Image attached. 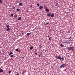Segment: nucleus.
Segmentation results:
<instances>
[{"label": "nucleus", "instance_id": "obj_1", "mask_svg": "<svg viewBox=\"0 0 75 75\" xmlns=\"http://www.w3.org/2000/svg\"><path fill=\"white\" fill-rule=\"evenodd\" d=\"M74 48H75L74 47H68L67 50H68L69 51V50H72V52H74V50H75Z\"/></svg>", "mask_w": 75, "mask_h": 75}, {"label": "nucleus", "instance_id": "obj_2", "mask_svg": "<svg viewBox=\"0 0 75 75\" xmlns=\"http://www.w3.org/2000/svg\"><path fill=\"white\" fill-rule=\"evenodd\" d=\"M66 66V64H63L62 65H61L60 67V68H64Z\"/></svg>", "mask_w": 75, "mask_h": 75}, {"label": "nucleus", "instance_id": "obj_3", "mask_svg": "<svg viewBox=\"0 0 75 75\" xmlns=\"http://www.w3.org/2000/svg\"><path fill=\"white\" fill-rule=\"evenodd\" d=\"M58 59H60V60H61V59L62 60H64V57H62L61 58V57L59 56L58 57Z\"/></svg>", "mask_w": 75, "mask_h": 75}, {"label": "nucleus", "instance_id": "obj_4", "mask_svg": "<svg viewBox=\"0 0 75 75\" xmlns=\"http://www.w3.org/2000/svg\"><path fill=\"white\" fill-rule=\"evenodd\" d=\"M49 9H48V8H46L45 9V11H47V12H49Z\"/></svg>", "mask_w": 75, "mask_h": 75}, {"label": "nucleus", "instance_id": "obj_5", "mask_svg": "<svg viewBox=\"0 0 75 75\" xmlns=\"http://www.w3.org/2000/svg\"><path fill=\"white\" fill-rule=\"evenodd\" d=\"M3 69H1V68L0 67V73H1V72H3Z\"/></svg>", "mask_w": 75, "mask_h": 75}, {"label": "nucleus", "instance_id": "obj_6", "mask_svg": "<svg viewBox=\"0 0 75 75\" xmlns=\"http://www.w3.org/2000/svg\"><path fill=\"white\" fill-rule=\"evenodd\" d=\"M47 17H50V16H51V14L50 13H48L47 14Z\"/></svg>", "mask_w": 75, "mask_h": 75}, {"label": "nucleus", "instance_id": "obj_7", "mask_svg": "<svg viewBox=\"0 0 75 75\" xmlns=\"http://www.w3.org/2000/svg\"><path fill=\"white\" fill-rule=\"evenodd\" d=\"M10 30V28H7L6 29V31H8L9 30Z\"/></svg>", "mask_w": 75, "mask_h": 75}, {"label": "nucleus", "instance_id": "obj_8", "mask_svg": "<svg viewBox=\"0 0 75 75\" xmlns=\"http://www.w3.org/2000/svg\"><path fill=\"white\" fill-rule=\"evenodd\" d=\"M65 42H66L67 43H69L70 42H69V40L65 41Z\"/></svg>", "mask_w": 75, "mask_h": 75}, {"label": "nucleus", "instance_id": "obj_9", "mask_svg": "<svg viewBox=\"0 0 75 75\" xmlns=\"http://www.w3.org/2000/svg\"><path fill=\"white\" fill-rule=\"evenodd\" d=\"M31 34V33H28L26 35H30V34Z\"/></svg>", "mask_w": 75, "mask_h": 75}, {"label": "nucleus", "instance_id": "obj_10", "mask_svg": "<svg viewBox=\"0 0 75 75\" xmlns=\"http://www.w3.org/2000/svg\"><path fill=\"white\" fill-rule=\"evenodd\" d=\"M60 46H61V47H64V45H63L62 44H60Z\"/></svg>", "mask_w": 75, "mask_h": 75}, {"label": "nucleus", "instance_id": "obj_11", "mask_svg": "<svg viewBox=\"0 0 75 75\" xmlns=\"http://www.w3.org/2000/svg\"><path fill=\"white\" fill-rule=\"evenodd\" d=\"M43 7L42 6H40L39 7V9H40V10H41V9H42V8Z\"/></svg>", "mask_w": 75, "mask_h": 75}, {"label": "nucleus", "instance_id": "obj_12", "mask_svg": "<svg viewBox=\"0 0 75 75\" xmlns=\"http://www.w3.org/2000/svg\"><path fill=\"white\" fill-rule=\"evenodd\" d=\"M22 4H23V3L21 2L20 3H19V6H21L22 5Z\"/></svg>", "mask_w": 75, "mask_h": 75}, {"label": "nucleus", "instance_id": "obj_13", "mask_svg": "<svg viewBox=\"0 0 75 75\" xmlns=\"http://www.w3.org/2000/svg\"><path fill=\"white\" fill-rule=\"evenodd\" d=\"M50 17H54V14H52L50 15Z\"/></svg>", "mask_w": 75, "mask_h": 75}, {"label": "nucleus", "instance_id": "obj_14", "mask_svg": "<svg viewBox=\"0 0 75 75\" xmlns=\"http://www.w3.org/2000/svg\"><path fill=\"white\" fill-rule=\"evenodd\" d=\"M21 19V17H20L18 18V20H20Z\"/></svg>", "mask_w": 75, "mask_h": 75}, {"label": "nucleus", "instance_id": "obj_15", "mask_svg": "<svg viewBox=\"0 0 75 75\" xmlns=\"http://www.w3.org/2000/svg\"><path fill=\"white\" fill-rule=\"evenodd\" d=\"M13 52H11L9 54V55H12V54H13Z\"/></svg>", "mask_w": 75, "mask_h": 75}, {"label": "nucleus", "instance_id": "obj_16", "mask_svg": "<svg viewBox=\"0 0 75 75\" xmlns=\"http://www.w3.org/2000/svg\"><path fill=\"white\" fill-rule=\"evenodd\" d=\"M71 38H71V37L68 38V39H69V41H71V40H71Z\"/></svg>", "mask_w": 75, "mask_h": 75}, {"label": "nucleus", "instance_id": "obj_17", "mask_svg": "<svg viewBox=\"0 0 75 75\" xmlns=\"http://www.w3.org/2000/svg\"><path fill=\"white\" fill-rule=\"evenodd\" d=\"M15 51H17V52H18V51H19V50L18 49H16L15 50Z\"/></svg>", "mask_w": 75, "mask_h": 75}, {"label": "nucleus", "instance_id": "obj_18", "mask_svg": "<svg viewBox=\"0 0 75 75\" xmlns=\"http://www.w3.org/2000/svg\"><path fill=\"white\" fill-rule=\"evenodd\" d=\"M2 3H3V1H2L1 0H0V4Z\"/></svg>", "mask_w": 75, "mask_h": 75}, {"label": "nucleus", "instance_id": "obj_19", "mask_svg": "<svg viewBox=\"0 0 75 75\" xmlns=\"http://www.w3.org/2000/svg\"><path fill=\"white\" fill-rule=\"evenodd\" d=\"M33 48V47L32 46H31L30 48V50H32Z\"/></svg>", "mask_w": 75, "mask_h": 75}, {"label": "nucleus", "instance_id": "obj_20", "mask_svg": "<svg viewBox=\"0 0 75 75\" xmlns=\"http://www.w3.org/2000/svg\"><path fill=\"white\" fill-rule=\"evenodd\" d=\"M6 27L7 28H9V25H7V26H6Z\"/></svg>", "mask_w": 75, "mask_h": 75}, {"label": "nucleus", "instance_id": "obj_21", "mask_svg": "<svg viewBox=\"0 0 75 75\" xmlns=\"http://www.w3.org/2000/svg\"><path fill=\"white\" fill-rule=\"evenodd\" d=\"M16 11H20V9H19L18 8V9H16Z\"/></svg>", "mask_w": 75, "mask_h": 75}, {"label": "nucleus", "instance_id": "obj_22", "mask_svg": "<svg viewBox=\"0 0 75 75\" xmlns=\"http://www.w3.org/2000/svg\"><path fill=\"white\" fill-rule=\"evenodd\" d=\"M13 16H14V14H11V17H13Z\"/></svg>", "mask_w": 75, "mask_h": 75}, {"label": "nucleus", "instance_id": "obj_23", "mask_svg": "<svg viewBox=\"0 0 75 75\" xmlns=\"http://www.w3.org/2000/svg\"><path fill=\"white\" fill-rule=\"evenodd\" d=\"M51 39H52V37H51L49 38V40L50 41V40H51Z\"/></svg>", "mask_w": 75, "mask_h": 75}, {"label": "nucleus", "instance_id": "obj_24", "mask_svg": "<svg viewBox=\"0 0 75 75\" xmlns=\"http://www.w3.org/2000/svg\"><path fill=\"white\" fill-rule=\"evenodd\" d=\"M37 6H40V3H38L37 4Z\"/></svg>", "mask_w": 75, "mask_h": 75}, {"label": "nucleus", "instance_id": "obj_25", "mask_svg": "<svg viewBox=\"0 0 75 75\" xmlns=\"http://www.w3.org/2000/svg\"><path fill=\"white\" fill-rule=\"evenodd\" d=\"M39 48H41V45L39 46Z\"/></svg>", "mask_w": 75, "mask_h": 75}, {"label": "nucleus", "instance_id": "obj_26", "mask_svg": "<svg viewBox=\"0 0 75 75\" xmlns=\"http://www.w3.org/2000/svg\"><path fill=\"white\" fill-rule=\"evenodd\" d=\"M10 57H13V55H11L10 56Z\"/></svg>", "mask_w": 75, "mask_h": 75}, {"label": "nucleus", "instance_id": "obj_27", "mask_svg": "<svg viewBox=\"0 0 75 75\" xmlns=\"http://www.w3.org/2000/svg\"><path fill=\"white\" fill-rule=\"evenodd\" d=\"M11 70L9 71L8 73L9 74H10L11 73Z\"/></svg>", "mask_w": 75, "mask_h": 75}, {"label": "nucleus", "instance_id": "obj_28", "mask_svg": "<svg viewBox=\"0 0 75 75\" xmlns=\"http://www.w3.org/2000/svg\"><path fill=\"white\" fill-rule=\"evenodd\" d=\"M35 55H37V53H35Z\"/></svg>", "mask_w": 75, "mask_h": 75}, {"label": "nucleus", "instance_id": "obj_29", "mask_svg": "<svg viewBox=\"0 0 75 75\" xmlns=\"http://www.w3.org/2000/svg\"><path fill=\"white\" fill-rule=\"evenodd\" d=\"M15 8H16V7H13V9H15Z\"/></svg>", "mask_w": 75, "mask_h": 75}, {"label": "nucleus", "instance_id": "obj_30", "mask_svg": "<svg viewBox=\"0 0 75 75\" xmlns=\"http://www.w3.org/2000/svg\"><path fill=\"white\" fill-rule=\"evenodd\" d=\"M16 75H19V73H18V74H16Z\"/></svg>", "mask_w": 75, "mask_h": 75}, {"label": "nucleus", "instance_id": "obj_31", "mask_svg": "<svg viewBox=\"0 0 75 75\" xmlns=\"http://www.w3.org/2000/svg\"><path fill=\"white\" fill-rule=\"evenodd\" d=\"M49 24V23H46V24H45V25H47V24Z\"/></svg>", "mask_w": 75, "mask_h": 75}, {"label": "nucleus", "instance_id": "obj_32", "mask_svg": "<svg viewBox=\"0 0 75 75\" xmlns=\"http://www.w3.org/2000/svg\"><path fill=\"white\" fill-rule=\"evenodd\" d=\"M24 57H22V59H24Z\"/></svg>", "mask_w": 75, "mask_h": 75}, {"label": "nucleus", "instance_id": "obj_33", "mask_svg": "<svg viewBox=\"0 0 75 75\" xmlns=\"http://www.w3.org/2000/svg\"><path fill=\"white\" fill-rule=\"evenodd\" d=\"M33 6V5H30V7H32Z\"/></svg>", "mask_w": 75, "mask_h": 75}, {"label": "nucleus", "instance_id": "obj_34", "mask_svg": "<svg viewBox=\"0 0 75 75\" xmlns=\"http://www.w3.org/2000/svg\"><path fill=\"white\" fill-rule=\"evenodd\" d=\"M64 43H65V44H66L67 43L66 42H64Z\"/></svg>", "mask_w": 75, "mask_h": 75}, {"label": "nucleus", "instance_id": "obj_35", "mask_svg": "<svg viewBox=\"0 0 75 75\" xmlns=\"http://www.w3.org/2000/svg\"><path fill=\"white\" fill-rule=\"evenodd\" d=\"M55 57H56V58H57V56H56Z\"/></svg>", "mask_w": 75, "mask_h": 75}, {"label": "nucleus", "instance_id": "obj_36", "mask_svg": "<svg viewBox=\"0 0 75 75\" xmlns=\"http://www.w3.org/2000/svg\"><path fill=\"white\" fill-rule=\"evenodd\" d=\"M24 72L23 73H22V74H24Z\"/></svg>", "mask_w": 75, "mask_h": 75}, {"label": "nucleus", "instance_id": "obj_37", "mask_svg": "<svg viewBox=\"0 0 75 75\" xmlns=\"http://www.w3.org/2000/svg\"><path fill=\"white\" fill-rule=\"evenodd\" d=\"M66 71V69H65L64 70V71H65H65Z\"/></svg>", "mask_w": 75, "mask_h": 75}, {"label": "nucleus", "instance_id": "obj_38", "mask_svg": "<svg viewBox=\"0 0 75 75\" xmlns=\"http://www.w3.org/2000/svg\"><path fill=\"white\" fill-rule=\"evenodd\" d=\"M70 32L69 31H68L67 33H70Z\"/></svg>", "mask_w": 75, "mask_h": 75}, {"label": "nucleus", "instance_id": "obj_39", "mask_svg": "<svg viewBox=\"0 0 75 75\" xmlns=\"http://www.w3.org/2000/svg\"><path fill=\"white\" fill-rule=\"evenodd\" d=\"M48 37L49 38H50V36L49 35L48 36Z\"/></svg>", "mask_w": 75, "mask_h": 75}, {"label": "nucleus", "instance_id": "obj_40", "mask_svg": "<svg viewBox=\"0 0 75 75\" xmlns=\"http://www.w3.org/2000/svg\"><path fill=\"white\" fill-rule=\"evenodd\" d=\"M27 12H28V11H27Z\"/></svg>", "mask_w": 75, "mask_h": 75}, {"label": "nucleus", "instance_id": "obj_41", "mask_svg": "<svg viewBox=\"0 0 75 75\" xmlns=\"http://www.w3.org/2000/svg\"><path fill=\"white\" fill-rule=\"evenodd\" d=\"M0 40H1V38H0Z\"/></svg>", "mask_w": 75, "mask_h": 75}, {"label": "nucleus", "instance_id": "obj_42", "mask_svg": "<svg viewBox=\"0 0 75 75\" xmlns=\"http://www.w3.org/2000/svg\"><path fill=\"white\" fill-rule=\"evenodd\" d=\"M39 56H40V55H39Z\"/></svg>", "mask_w": 75, "mask_h": 75}, {"label": "nucleus", "instance_id": "obj_43", "mask_svg": "<svg viewBox=\"0 0 75 75\" xmlns=\"http://www.w3.org/2000/svg\"><path fill=\"white\" fill-rule=\"evenodd\" d=\"M39 57H40V56H39Z\"/></svg>", "mask_w": 75, "mask_h": 75}]
</instances>
